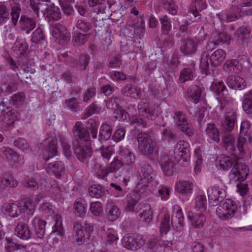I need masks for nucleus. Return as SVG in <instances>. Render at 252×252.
<instances>
[{"label": "nucleus", "mask_w": 252, "mask_h": 252, "mask_svg": "<svg viewBox=\"0 0 252 252\" xmlns=\"http://www.w3.org/2000/svg\"><path fill=\"white\" fill-rule=\"evenodd\" d=\"M137 138L141 154L148 156L157 152L156 143L153 141L149 132H140L137 134Z\"/></svg>", "instance_id": "nucleus-4"}, {"label": "nucleus", "mask_w": 252, "mask_h": 252, "mask_svg": "<svg viewBox=\"0 0 252 252\" xmlns=\"http://www.w3.org/2000/svg\"><path fill=\"white\" fill-rule=\"evenodd\" d=\"M74 140L72 145L90 143V134L81 122H77L72 129Z\"/></svg>", "instance_id": "nucleus-6"}, {"label": "nucleus", "mask_w": 252, "mask_h": 252, "mask_svg": "<svg viewBox=\"0 0 252 252\" xmlns=\"http://www.w3.org/2000/svg\"><path fill=\"white\" fill-rule=\"evenodd\" d=\"M250 33L251 29L249 27L246 26L240 27L234 33V37L237 43L243 45L247 43Z\"/></svg>", "instance_id": "nucleus-28"}, {"label": "nucleus", "mask_w": 252, "mask_h": 252, "mask_svg": "<svg viewBox=\"0 0 252 252\" xmlns=\"http://www.w3.org/2000/svg\"><path fill=\"white\" fill-rule=\"evenodd\" d=\"M201 89L200 87L192 85L187 90V96L189 98H191L194 103H197L201 97Z\"/></svg>", "instance_id": "nucleus-38"}, {"label": "nucleus", "mask_w": 252, "mask_h": 252, "mask_svg": "<svg viewBox=\"0 0 252 252\" xmlns=\"http://www.w3.org/2000/svg\"><path fill=\"white\" fill-rule=\"evenodd\" d=\"M98 126V124L95 119H90L88 121L87 128L91 131L93 139H96L97 138Z\"/></svg>", "instance_id": "nucleus-61"}, {"label": "nucleus", "mask_w": 252, "mask_h": 252, "mask_svg": "<svg viewBox=\"0 0 252 252\" xmlns=\"http://www.w3.org/2000/svg\"><path fill=\"white\" fill-rule=\"evenodd\" d=\"M112 127L106 123H103L100 126L99 132V138L97 145L99 146L101 145L102 141L108 140L112 135Z\"/></svg>", "instance_id": "nucleus-32"}, {"label": "nucleus", "mask_w": 252, "mask_h": 252, "mask_svg": "<svg viewBox=\"0 0 252 252\" xmlns=\"http://www.w3.org/2000/svg\"><path fill=\"white\" fill-rule=\"evenodd\" d=\"M55 224L53 226L52 233L57 235L63 236L64 230L62 224V219L61 216L57 215L54 217Z\"/></svg>", "instance_id": "nucleus-53"}, {"label": "nucleus", "mask_w": 252, "mask_h": 252, "mask_svg": "<svg viewBox=\"0 0 252 252\" xmlns=\"http://www.w3.org/2000/svg\"><path fill=\"white\" fill-rule=\"evenodd\" d=\"M237 122V112L231 109H226L224 120H222L221 127L223 132H231Z\"/></svg>", "instance_id": "nucleus-12"}, {"label": "nucleus", "mask_w": 252, "mask_h": 252, "mask_svg": "<svg viewBox=\"0 0 252 252\" xmlns=\"http://www.w3.org/2000/svg\"><path fill=\"white\" fill-rule=\"evenodd\" d=\"M90 143L80 144L72 145L74 153L78 159L85 163L88 167L93 168L94 165L89 162L92 156V151L89 146Z\"/></svg>", "instance_id": "nucleus-7"}, {"label": "nucleus", "mask_w": 252, "mask_h": 252, "mask_svg": "<svg viewBox=\"0 0 252 252\" xmlns=\"http://www.w3.org/2000/svg\"><path fill=\"white\" fill-rule=\"evenodd\" d=\"M245 60L246 58L243 57L227 60L223 65V69L229 73H238L243 69V63Z\"/></svg>", "instance_id": "nucleus-15"}, {"label": "nucleus", "mask_w": 252, "mask_h": 252, "mask_svg": "<svg viewBox=\"0 0 252 252\" xmlns=\"http://www.w3.org/2000/svg\"><path fill=\"white\" fill-rule=\"evenodd\" d=\"M124 165L123 162L119 156L115 157L109 166L102 171V175H98L99 178L106 179L108 175L110 173H114L119 170Z\"/></svg>", "instance_id": "nucleus-17"}, {"label": "nucleus", "mask_w": 252, "mask_h": 252, "mask_svg": "<svg viewBox=\"0 0 252 252\" xmlns=\"http://www.w3.org/2000/svg\"><path fill=\"white\" fill-rule=\"evenodd\" d=\"M47 169L52 172L57 178H61L65 173L64 164L61 161H56L48 164Z\"/></svg>", "instance_id": "nucleus-29"}, {"label": "nucleus", "mask_w": 252, "mask_h": 252, "mask_svg": "<svg viewBox=\"0 0 252 252\" xmlns=\"http://www.w3.org/2000/svg\"><path fill=\"white\" fill-rule=\"evenodd\" d=\"M18 185L17 181L9 174H5L0 179V187L3 188L10 187L14 188Z\"/></svg>", "instance_id": "nucleus-47"}, {"label": "nucleus", "mask_w": 252, "mask_h": 252, "mask_svg": "<svg viewBox=\"0 0 252 252\" xmlns=\"http://www.w3.org/2000/svg\"><path fill=\"white\" fill-rule=\"evenodd\" d=\"M242 107L247 114H252V90L244 95Z\"/></svg>", "instance_id": "nucleus-45"}, {"label": "nucleus", "mask_w": 252, "mask_h": 252, "mask_svg": "<svg viewBox=\"0 0 252 252\" xmlns=\"http://www.w3.org/2000/svg\"><path fill=\"white\" fill-rule=\"evenodd\" d=\"M163 7L165 9L168 11V12L175 15L177 14L178 6L172 0H167L163 3Z\"/></svg>", "instance_id": "nucleus-62"}, {"label": "nucleus", "mask_w": 252, "mask_h": 252, "mask_svg": "<svg viewBox=\"0 0 252 252\" xmlns=\"http://www.w3.org/2000/svg\"><path fill=\"white\" fill-rule=\"evenodd\" d=\"M118 155L122 160L124 162V164L131 165L134 163L135 156L129 149L121 148L118 152Z\"/></svg>", "instance_id": "nucleus-33"}, {"label": "nucleus", "mask_w": 252, "mask_h": 252, "mask_svg": "<svg viewBox=\"0 0 252 252\" xmlns=\"http://www.w3.org/2000/svg\"><path fill=\"white\" fill-rule=\"evenodd\" d=\"M199 42L200 40L196 37L188 38L182 41L180 50L184 55L194 54L197 50Z\"/></svg>", "instance_id": "nucleus-16"}, {"label": "nucleus", "mask_w": 252, "mask_h": 252, "mask_svg": "<svg viewBox=\"0 0 252 252\" xmlns=\"http://www.w3.org/2000/svg\"><path fill=\"white\" fill-rule=\"evenodd\" d=\"M148 105L141 101L138 104L139 114L132 115L130 119V124L141 128L150 126L151 122L155 119V116L147 108Z\"/></svg>", "instance_id": "nucleus-2"}, {"label": "nucleus", "mask_w": 252, "mask_h": 252, "mask_svg": "<svg viewBox=\"0 0 252 252\" xmlns=\"http://www.w3.org/2000/svg\"><path fill=\"white\" fill-rule=\"evenodd\" d=\"M170 224L173 229L177 232H181L183 230L184 218L182 210L178 206H175L172 208L171 220L169 214L164 215L160 224L161 233H167L170 229Z\"/></svg>", "instance_id": "nucleus-1"}, {"label": "nucleus", "mask_w": 252, "mask_h": 252, "mask_svg": "<svg viewBox=\"0 0 252 252\" xmlns=\"http://www.w3.org/2000/svg\"><path fill=\"white\" fill-rule=\"evenodd\" d=\"M86 206L87 203L84 199L80 198L77 199L74 204L75 213L79 217H83L86 214Z\"/></svg>", "instance_id": "nucleus-48"}, {"label": "nucleus", "mask_w": 252, "mask_h": 252, "mask_svg": "<svg viewBox=\"0 0 252 252\" xmlns=\"http://www.w3.org/2000/svg\"><path fill=\"white\" fill-rule=\"evenodd\" d=\"M91 33L84 34L80 32L76 33L73 36L74 44L76 46L84 44L90 37Z\"/></svg>", "instance_id": "nucleus-56"}, {"label": "nucleus", "mask_w": 252, "mask_h": 252, "mask_svg": "<svg viewBox=\"0 0 252 252\" xmlns=\"http://www.w3.org/2000/svg\"><path fill=\"white\" fill-rule=\"evenodd\" d=\"M214 91L217 93L219 97H220V101L223 99L225 101H228L229 97H227L228 93L227 89L223 82H219L215 83L212 87Z\"/></svg>", "instance_id": "nucleus-36"}, {"label": "nucleus", "mask_w": 252, "mask_h": 252, "mask_svg": "<svg viewBox=\"0 0 252 252\" xmlns=\"http://www.w3.org/2000/svg\"><path fill=\"white\" fill-rule=\"evenodd\" d=\"M107 192V190L99 185H93L88 189V193L90 196L96 198H100L104 196Z\"/></svg>", "instance_id": "nucleus-37"}, {"label": "nucleus", "mask_w": 252, "mask_h": 252, "mask_svg": "<svg viewBox=\"0 0 252 252\" xmlns=\"http://www.w3.org/2000/svg\"><path fill=\"white\" fill-rule=\"evenodd\" d=\"M21 214H25L27 217L30 218L34 214L35 206L33 201L29 198L23 200L21 202L19 203Z\"/></svg>", "instance_id": "nucleus-25"}, {"label": "nucleus", "mask_w": 252, "mask_h": 252, "mask_svg": "<svg viewBox=\"0 0 252 252\" xmlns=\"http://www.w3.org/2000/svg\"><path fill=\"white\" fill-rule=\"evenodd\" d=\"M145 244L143 237L139 234L126 235L122 239V244L124 247L132 251L140 248Z\"/></svg>", "instance_id": "nucleus-10"}, {"label": "nucleus", "mask_w": 252, "mask_h": 252, "mask_svg": "<svg viewBox=\"0 0 252 252\" xmlns=\"http://www.w3.org/2000/svg\"><path fill=\"white\" fill-rule=\"evenodd\" d=\"M45 36L43 30L41 28L38 27L32 35V41L33 42L38 43L45 40Z\"/></svg>", "instance_id": "nucleus-63"}, {"label": "nucleus", "mask_w": 252, "mask_h": 252, "mask_svg": "<svg viewBox=\"0 0 252 252\" xmlns=\"http://www.w3.org/2000/svg\"><path fill=\"white\" fill-rule=\"evenodd\" d=\"M173 118L178 126L188 124L189 122L186 114L181 111L175 112Z\"/></svg>", "instance_id": "nucleus-58"}, {"label": "nucleus", "mask_w": 252, "mask_h": 252, "mask_svg": "<svg viewBox=\"0 0 252 252\" xmlns=\"http://www.w3.org/2000/svg\"><path fill=\"white\" fill-rule=\"evenodd\" d=\"M226 57L225 52L222 49H218L210 56L208 51L202 53L200 59V68L204 71L205 74L209 72V62L211 66L217 67L219 65Z\"/></svg>", "instance_id": "nucleus-3"}, {"label": "nucleus", "mask_w": 252, "mask_h": 252, "mask_svg": "<svg viewBox=\"0 0 252 252\" xmlns=\"http://www.w3.org/2000/svg\"><path fill=\"white\" fill-rule=\"evenodd\" d=\"M5 211L9 216L13 218L18 217L21 214L19 203L7 204L5 207Z\"/></svg>", "instance_id": "nucleus-52"}, {"label": "nucleus", "mask_w": 252, "mask_h": 252, "mask_svg": "<svg viewBox=\"0 0 252 252\" xmlns=\"http://www.w3.org/2000/svg\"><path fill=\"white\" fill-rule=\"evenodd\" d=\"M90 59V57L88 54H81L77 59L69 58L68 63L72 67H79L81 69L85 70L87 68Z\"/></svg>", "instance_id": "nucleus-19"}, {"label": "nucleus", "mask_w": 252, "mask_h": 252, "mask_svg": "<svg viewBox=\"0 0 252 252\" xmlns=\"http://www.w3.org/2000/svg\"><path fill=\"white\" fill-rule=\"evenodd\" d=\"M211 40L207 48L208 50L212 51L213 49L211 48L212 45H217L220 43H227L230 41V37L224 32H214L211 35Z\"/></svg>", "instance_id": "nucleus-21"}, {"label": "nucleus", "mask_w": 252, "mask_h": 252, "mask_svg": "<svg viewBox=\"0 0 252 252\" xmlns=\"http://www.w3.org/2000/svg\"><path fill=\"white\" fill-rule=\"evenodd\" d=\"M47 222L38 217L34 218L31 221V225L34 229L35 237L42 239L45 233V226Z\"/></svg>", "instance_id": "nucleus-18"}, {"label": "nucleus", "mask_w": 252, "mask_h": 252, "mask_svg": "<svg viewBox=\"0 0 252 252\" xmlns=\"http://www.w3.org/2000/svg\"><path fill=\"white\" fill-rule=\"evenodd\" d=\"M142 166L141 168V174L143 178L147 182H151L152 181L153 175V169L151 166L146 163H141Z\"/></svg>", "instance_id": "nucleus-49"}, {"label": "nucleus", "mask_w": 252, "mask_h": 252, "mask_svg": "<svg viewBox=\"0 0 252 252\" xmlns=\"http://www.w3.org/2000/svg\"><path fill=\"white\" fill-rule=\"evenodd\" d=\"M105 211L108 220L111 221L117 220L121 214V211L119 208L116 205L112 203L107 204Z\"/></svg>", "instance_id": "nucleus-41"}, {"label": "nucleus", "mask_w": 252, "mask_h": 252, "mask_svg": "<svg viewBox=\"0 0 252 252\" xmlns=\"http://www.w3.org/2000/svg\"><path fill=\"white\" fill-rule=\"evenodd\" d=\"M207 7L205 0H195L190 5L189 12L193 14L196 17L201 12Z\"/></svg>", "instance_id": "nucleus-39"}, {"label": "nucleus", "mask_w": 252, "mask_h": 252, "mask_svg": "<svg viewBox=\"0 0 252 252\" xmlns=\"http://www.w3.org/2000/svg\"><path fill=\"white\" fill-rule=\"evenodd\" d=\"M220 205L217 207L216 212L219 217L223 220L232 218L237 210L236 203L231 199H226L219 202Z\"/></svg>", "instance_id": "nucleus-5"}, {"label": "nucleus", "mask_w": 252, "mask_h": 252, "mask_svg": "<svg viewBox=\"0 0 252 252\" xmlns=\"http://www.w3.org/2000/svg\"><path fill=\"white\" fill-rule=\"evenodd\" d=\"M191 225L196 228H201L204 226L206 221V217L202 213H196L189 215Z\"/></svg>", "instance_id": "nucleus-35"}, {"label": "nucleus", "mask_w": 252, "mask_h": 252, "mask_svg": "<svg viewBox=\"0 0 252 252\" xmlns=\"http://www.w3.org/2000/svg\"><path fill=\"white\" fill-rule=\"evenodd\" d=\"M189 144L184 140L179 141L174 149V157L178 162L183 160V162L187 163L190 159Z\"/></svg>", "instance_id": "nucleus-9"}, {"label": "nucleus", "mask_w": 252, "mask_h": 252, "mask_svg": "<svg viewBox=\"0 0 252 252\" xmlns=\"http://www.w3.org/2000/svg\"><path fill=\"white\" fill-rule=\"evenodd\" d=\"M226 83L230 88L235 90H242L246 87L245 80L239 76H228L226 78Z\"/></svg>", "instance_id": "nucleus-22"}, {"label": "nucleus", "mask_w": 252, "mask_h": 252, "mask_svg": "<svg viewBox=\"0 0 252 252\" xmlns=\"http://www.w3.org/2000/svg\"><path fill=\"white\" fill-rule=\"evenodd\" d=\"M99 146L100 147V154L101 157L103 158L105 162H108L114 152L113 147L111 146L104 147L101 145H100Z\"/></svg>", "instance_id": "nucleus-59"}, {"label": "nucleus", "mask_w": 252, "mask_h": 252, "mask_svg": "<svg viewBox=\"0 0 252 252\" xmlns=\"http://www.w3.org/2000/svg\"><path fill=\"white\" fill-rule=\"evenodd\" d=\"M159 163L165 175L170 176L175 171L174 164L167 156H162L159 159Z\"/></svg>", "instance_id": "nucleus-23"}, {"label": "nucleus", "mask_w": 252, "mask_h": 252, "mask_svg": "<svg viewBox=\"0 0 252 252\" xmlns=\"http://www.w3.org/2000/svg\"><path fill=\"white\" fill-rule=\"evenodd\" d=\"M140 199V196L138 193L132 191L128 193L125 198V208L126 210L138 213L143 206V204H139L135 208Z\"/></svg>", "instance_id": "nucleus-13"}, {"label": "nucleus", "mask_w": 252, "mask_h": 252, "mask_svg": "<svg viewBox=\"0 0 252 252\" xmlns=\"http://www.w3.org/2000/svg\"><path fill=\"white\" fill-rule=\"evenodd\" d=\"M121 94L124 96H129L134 98L138 97L136 89L130 85L126 86L123 88L121 90Z\"/></svg>", "instance_id": "nucleus-64"}, {"label": "nucleus", "mask_w": 252, "mask_h": 252, "mask_svg": "<svg viewBox=\"0 0 252 252\" xmlns=\"http://www.w3.org/2000/svg\"><path fill=\"white\" fill-rule=\"evenodd\" d=\"M75 26L81 32H87L92 28V24L88 20L81 18L77 21Z\"/></svg>", "instance_id": "nucleus-55"}, {"label": "nucleus", "mask_w": 252, "mask_h": 252, "mask_svg": "<svg viewBox=\"0 0 252 252\" xmlns=\"http://www.w3.org/2000/svg\"><path fill=\"white\" fill-rule=\"evenodd\" d=\"M64 27L59 23H56L51 26V32L56 42L61 45H63L70 39L69 33L64 32Z\"/></svg>", "instance_id": "nucleus-11"}, {"label": "nucleus", "mask_w": 252, "mask_h": 252, "mask_svg": "<svg viewBox=\"0 0 252 252\" xmlns=\"http://www.w3.org/2000/svg\"><path fill=\"white\" fill-rule=\"evenodd\" d=\"M90 7L94 8V11L97 14L103 13L106 8L105 0H88Z\"/></svg>", "instance_id": "nucleus-44"}, {"label": "nucleus", "mask_w": 252, "mask_h": 252, "mask_svg": "<svg viewBox=\"0 0 252 252\" xmlns=\"http://www.w3.org/2000/svg\"><path fill=\"white\" fill-rule=\"evenodd\" d=\"M56 144L57 143L55 141H52L48 144L46 149V153L48 154V156L46 157L45 155H44L45 160L47 161L50 158L54 157L57 155V148Z\"/></svg>", "instance_id": "nucleus-60"}, {"label": "nucleus", "mask_w": 252, "mask_h": 252, "mask_svg": "<svg viewBox=\"0 0 252 252\" xmlns=\"http://www.w3.org/2000/svg\"><path fill=\"white\" fill-rule=\"evenodd\" d=\"M205 132L207 136L211 140L217 143L220 142V132L214 124H208L205 129Z\"/></svg>", "instance_id": "nucleus-40"}, {"label": "nucleus", "mask_w": 252, "mask_h": 252, "mask_svg": "<svg viewBox=\"0 0 252 252\" xmlns=\"http://www.w3.org/2000/svg\"><path fill=\"white\" fill-rule=\"evenodd\" d=\"M15 233L18 237L26 240L29 239L32 235L28 225L23 222L17 224Z\"/></svg>", "instance_id": "nucleus-26"}, {"label": "nucleus", "mask_w": 252, "mask_h": 252, "mask_svg": "<svg viewBox=\"0 0 252 252\" xmlns=\"http://www.w3.org/2000/svg\"><path fill=\"white\" fill-rule=\"evenodd\" d=\"M194 71L193 67H188L184 68L180 72L179 81L183 83L186 81L192 80L194 78Z\"/></svg>", "instance_id": "nucleus-42"}, {"label": "nucleus", "mask_w": 252, "mask_h": 252, "mask_svg": "<svg viewBox=\"0 0 252 252\" xmlns=\"http://www.w3.org/2000/svg\"><path fill=\"white\" fill-rule=\"evenodd\" d=\"M13 48L16 55L20 57L26 53L28 49V45L25 41H16Z\"/></svg>", "instance_id": "nucleus-54"}, {"label": "nucleus", "mask_w": 252, "mask_h": 252, "mask_svg": "<svg viewBox=\"0 0 252 252\" xmlns=\"http://www.w3.org/2000/svg\"><path fill=\"white\" fill-rule=\"evenodd\" d=\"M195 209L200 212L206 209L207 200L204 195H197L195 198Z\"/></svg>", "instance_id": "nucleus-57"}, {"label": "nucleus", "mask_w": 252, "mask_h": 252, "mask_svg": "<svg viewBox=\"0 0 252 252\" xmlns=\"http://www.w3.org/2000/svg\"><path fill=\"white\" fill-rule=\"evenodd\" d=\"M249 172L247 165L243 162L237 161L233 168L229 173V178L231 182H243L245 180Z\"/></svg>", "instance_id": "nucleus-8"}, {"label": "nucleus", "mask_w": 252, "mask_h": 252, "mask_svg": "<svg viewBox=\"0 0 252 252\" xmlns=\"http://www.w3.org/2000/svg\"><path fill=\"white\" fill-rule=\"evenodd\" d=\"M142 212L137 213L139 219L145 222H149L153 219V212L151 206L149 204H143Z\"/></svg>", "instance_id": "nucleus-46"}, {"label": "nucleus", "mask_w": 252, "mask_h": 252, "mask_svg": "<svg viewBox=\"0 0 252 252\" xmlns=\"http://www.w3.org/2000/svg\"><path fill=\"white\" fill-rule=\"evenodd\" d=\"M0 151L3 154V157L7 161L13 162L18 161L19 155L12 149L9 147H3L1 148Z\"/></svg>", "instance_id": "nucleus-43"}, {"label": "nucleus", "mask_w": 252, "mask_h": 252, "mask_svg": "<svg viewBox=\"0 0 252 252\" xmlns=\"http://www.w3.org/2000/svg\"><path fill=\"white\" fill-rule=\"evenodd\" d=\"M73 235L79 245L84 243L85 234L83 230V225L79 221H75L74 223Z\"/></svg>", "instance_id": "nucleus-34"}, {"label": "nucleus", "mask_w": 252, "mask_h": 252, "mask_svg": "<svg viewBox=\"0 0 252 252\" xmlns=\"http://www.w3.org/2000/svg\"><path fill=\"white\" fill-rule=\"evenodd\" d=\"M171 189L164 185H160L158 188L157 196L162 201H166L170 196Z\"/></svg>", "instance_id": "nucleus-51"}, {"label": "nucleus", "mask_w": 252, "mask_h": 252, "mask_svg": "<svg viewBox=\"0 0 252 252\" xmlns=\"http://www.w3.org/2000/svg\"><path fill=\"white\" fill-rule=\"evenodd\" d=\"M44 15L49 22L52 20H58L61 18V13L59 8L53 3L46 7Z\"/></svg>", "instance_id": "nucleus-31"}, {"label": "nucleus", "mask_w": 252, "mask_h": 252, "mask_svg": "<svg viewBox=\"0 0 252 252\" xmlns=\"http://www.w3.org/2000/svg\"><path fill=\"white\" fill-rule=\"evenodd\" d=\"M221 145L226 151L229 153L236 152L235 138L230 132H223Z\"/></svg>", "instance_id": "nucleus-20"}, {"label": "nucleus", "mask_w": 252, "mask_h": 252, "mask_svg": "<svg viewBox=\"0 0 252 252\" xmlns=\"http://www.w3.org/2000/svg\"><path fill=\"white\" fill-rule=\"evenodd\" d=\"M193 188V183L190 181H180L175 185L176 191L183 195L191 193Z\"/></svg>", "instance_id": "nucleus-30"}, {"label": "nucleus", "mask_w": 252, "mask_h": 252, "mask_svg": "<svg viewBox=\"0 0 252 252\" xmlns=\"http://www.w3.org/2000/svg\"><path fill=\"white\" fill-rule=\"evenodd\" d=\"M208 199L214 206L217 205L219 202L222 201L226 196L224 189L217 186H211L207 189Z\"/></svg>", "instance_id": "nucleus-14"}, {"label": "nucleus", "mask_w": 252, "mask_h": 252, "mask_svg": "<svg viewBox=\"0 0 252 252\" xmlns=\"http://www.w3.org/2000/svg\"><path fill=\"white\" fill-rule=\"evenodd\" d=\"M217 159L219 162L220 167L223 170H228L232 167L233 168L237 161L236 157L224 155H220Z\"/></svg>", "instance_id": "nucleus-27"}, {"label": "nucleus", "mask_w": 252, "mask_h": 252, "mask_svg": "<svg viewBox=\"0 0 252 252\" xmlns=\"http://www.w3.org/2000/svg\"><path fill=\"white\" fill-rule=\"evenodd\" d=\"M161 24V32L162 34L168 35L171 30L172 26L170 18L167 15L159 18Z\"/></svg>", "instance_id": "nucleus-50"}, {"label": "nucleus", "mask_w": 252, "mask_h": 252, "mask_svg": "<svg viewBox=\"0 0 252 252\" xmlns=\"http://www.w3.org/2000/svg\"><path fill=\"white\" fill-rule=\"evenodd\" d=\"M19 24L21 30L28 34L35 28L36 21L34 18H31L27 15H22L21 16Z\"/></svg>", "instance_id": "nucleus-24"}]
</instances>
